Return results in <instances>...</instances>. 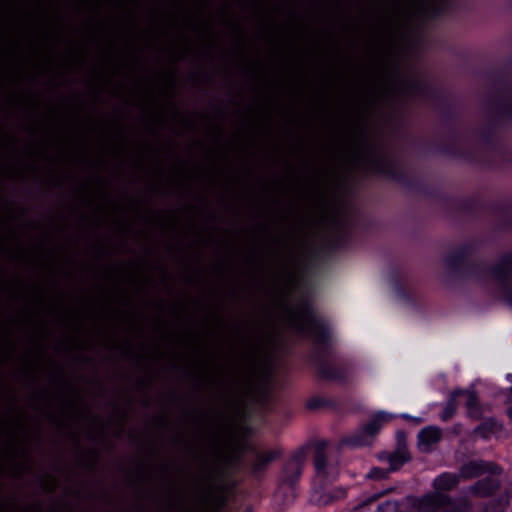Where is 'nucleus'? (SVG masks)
Segmentation results:
<instances>
[{
	"mask_svg": "<svg viewBox=\"0 0 512 512\" xmlns=\"http://www.w3.org/2000/svg\"><path fill=\"white\" fill-rule=\"evenodd\" d=\"M299 315L304 321L298 326L299 332L312 339L315 349L311 354V362L319 378L326 381L346 383L348 380V368L345 363L332 365L334 343L331 327L327 320L319 316L310 299H305Z\"/></svg>",
	"mask_w": 512,
	"mask_h": 512,
	"instance_id": "obj_1",
	"label": "nucleus"
},
{
	"mask_svg": "<svg viewBox=\"0 0 512 512\" xmlns=\"http://www.w3.org/2000/svg\"><path fill=\"white\" fill-rule=\"evenodd\" d=\"M396 74L401 80L403 92L409 95L423 97L436 106L444 126L457 123L458 112L456 106L446 92L433 87L428 81L418 78H404L398 67Z\"/></svg>",
	"mask_w": 512,
	"mask_h": 512,
	"instance_id": "obj_2",
	"label": "nucleus"
},
{
	"mask_svg": "<svg viewBox=\"0 0 512 512\" xmlns=\"http://www.w3.org/2000/svg\"><path fill=\"white\" fill-rule=\"evenodd\" d=\"M369 148L373 153L370 159V168L374 173L397 182L410 190L416 192L426 191V185L419 177L410 175L397 162L383 154L382 146L370 144Z\"/></svg>",
	"mask_w": 512,
	"mask_h": 512,
	"instance_id": "obj_3",
	"label": "nucleus"
},
{
	"mask_svg": "<svg viewBox=\"0 0 512 512\" xmlns=\"http://www.w3.org/2000/svg\"><path fill=\"white\" fill-rule=\"evenodd\" d=\"M477 251V246L473 242H467L460 245L457 250L449 253L444 258V263L449 270L450 276L459 280L476 279L484 281L488 278L487 268L480 262H473L469 257Z\"/></svg>",
	"mask_w": 512,
	"mask_h": 512,
	"instance_id": "obj_4",
	"label": "nucleus"
},
{
	"mask_svg": "<svg viewBox=\"0 0 512 512\" xmlns=\"http://www.w3.org/2000/svg\"><path fill=\"white\" fill-rule=\"evenodd\" d=\"M395 418V415L385 411H378L371 416L369 421L355 430L349 436L342 439V443L353 448H361L372 445L384 424Z\"/></svg>",
	"mask_w": 512,
	"mask_h": 512,
	"instance_id": "obj_5",
	"label": "nucleus"
},
{
	"mask_svg": "<svg viewBox=\"0 0 512 512\" xmlns=\"http://www.w3.org/2000/svg\"><path fill=\"white\" fill-rule=\"evenodd\" d=\"M462 396L466 397L465 405L468 416L475 420L481 419L483 410L477 391L474 389L456 388L450 392L447 402L441 411L440 418L442 421L447 422L454 417L458 408V399Z\"/></svg>",
	"mask_w": 512,
	"mask_h": 512,
	"instance_id": "obj_6",
	"label": "nucleus"
},
{
	"mask_svg": "<svg viewBox=\"0 0 512 512\" xmlns=\"http://www.w3.org/2000/svg\"><path fill=\"white\" fill-rule=\"evenodd\" d=\"M352 240L345 234H336L328 239L320 249H314L302 265V276L309 275L319 263L332 258L336 253L351 246Z\"/></svg>",
	"mask_w": 512,
	"mask_h": 512,
	"instance_id": "obj_7",
	"label": "nucleus"
},
{
	"mask_svg": "<svg viewBox=\"0 0 512 512\" xmlns=\"http://www.w3.org/2000/svg\"><path fill=\"white\" fill-rule=\"evenodd\" d=\"M445 127L447 128L446 142L425 143L424 147L430 151L437 152L453 159L473 161L475 159V153L470 149L461 148L458 144L459 131L456 124L447 125Z\"/></svg>",
	"mask_w": 512,
	"mask_h": 512,
	"instance_id": "obj_8",
	"label": "nucleus"
},
{
	"mask_svg": "<svg viewBox=\"0 0 512 512\" xmlns=\"http://www.w3.org/2000/svg\"><path fill=\"white\" fill-rule=\"evenodd\" d=\"M239 449L240 452L237 455V460H240L243 452H249L254 455L255 458L250 464V471L252 476L256 478H261L269 466L283 455V449L281 448L260 452L255 445L248 441H241Z\"/></svg>",
	"mask_w": 512,
	"mask_h": 512,
	"instance_id": "obj_9",
	"label": "nucleus"
},
{
	"mask_svg": "<svg viewBox=\"0 0 512 512\" xmlns=\"http://www.w3.org/2000/svg\"><path fill=\"white\" fill-rule=\"evenodd\" d=\"M331 224L336 234H345L352 240L353 229L356 225V209L351 201L339 198L331 217Z\"/></svg>",
	"mask_w": 512,
	"mask_h": 512,
	"instance_id": "obj_10",
	"label": "nucleus"
},
{
	"mask_svg": "<svg viewBox=\"0 0 512 512\" xmlns=\"http://www.w3.org/2000/svg\"><path fill=\"white\" fill-rule=\"evenodd\" d=\"M307 452V447L301 446L297 448L284 462L279 476V482L281 485L288 486L291 489L295 488L302 476L303 465L307 457Z\"/></svg>",
	"mask_w": 512,
	"mask_h": 512,
	"instance_id": "obj_11",
	"label": "nucleus"
},
{
	"mask_svg": "<svg viewBox=\"0 0 512 512\" xmlns=\"http://www.w3.org/2000/svg\"><path fill=\"white\" fill-rule=\"evenodd\" d=\"M488 278L499 287L505 302L512 308V266L496 260L487 268Z\"/></svg>",
	"mask_w": 512,
	"mask_h": 512,
	"instance_id": "obj_12",
	"label": "nucleus"
},
{
	"mask_svg": "<svg viewBox=\"0 0 512 512\" xmlns=\"http://www.w3.org/2000/svg\"><path fill=\"white\" fill-rule=\"evenodd\" d=\"M459 477L465 480H471L484 474L492 475L495 477L501 476L503 468L492 461L486 460H470L461 465L459 469Z\"/></svg>",
	"mask_w": 512,
	"mask_h": 512,
	"instance_id": "obj_13",
	"label": "nucleus"
},
{
	"mask_svg": "<svg viewBox=\"0 0 512 512\" xmlns=\"http://www.w3.org/2000/svg\"><path fill=\"white\" fill-rule=\"evenodd\" d=\"M451 501H453V497L449 494L431 491L416 497L413 507L417 512H444Z\"/></svg>",
	"mask_w": 512,
	"mask_h": 512,
	"instance_id": "obj_14",
	"label": "nucleus"
},
{
	"mask_svg": "<svg viewBox=\"0 0 512 512\" xmlns=\"http://www.w3.org/2000/svg\"><path fill=\"white\" fill-rule=\"evenodd\" d=\"M507 103H512V101L498 100L493 102V106L495 108V119L489 122V124L480 132V140L482 144L489 150H496L498 146L497 127L499 126L500 122L503 120L512 121V119L499 115V109H503Z\"/></svg>",
	"mask_w": 512,
	"mask_h": 512,
	"instance_id": "obj_15",
	"label": "nucleus"
},
{
	"mask_svg": "<svg viewBox=\"0 0 512 512\" xmlns=\"http://www.w3.org/2000/svg\"><path fill=\"white\" fill-rule=\"evenodd\" d=\"M327 440H318L315 442V452L313 457V464L317 477L325 485L334 480V477H330V465L326 457V448L328 447Z\"/></svg>",
	"mask_w": 512,
	"mask_h": 512,
	"instance_id": "obj_16",
	"label": "nucleus"
},
{
	"mask_svg": "<svg viewBox=\"0 0 512 512\" xmlns=\"http://www.w3.org/2000/svg\"><path fill=\"white\" fill-rule=\"evenodd\" d=\"M274 376V368L269 361L260 369L257 381L249 384L248 393L251 396L267 397L270 391V383Z\"/></svg>",
	"mask_w": 512,
	"mask_h": 512,
	"instance_id": "obj_17",
	"label": "nucleus"
},
{
	"mask_svg": "<svg viewBox=\"0 0 512 512\" xmlns=\"http://www.w3.org/2000/svg\"><path fill=\"white\" fill-rule=\"evenodd\" d=\"M389 284L391 285L396 297L406 304H414L416 301L415 292L408 289L402 279V273L398 267H393L388 276Z\"/></svg>",
	"mask_w": 512,
	"mask_h": 512,
	"instance_id": "obj_18",
	"label": "nucleus"
},
{
	"mask_svg": "<svg viewBox=\"0 0 512 512\" xmlns=\"http://www.w3.org/2000/svg\"><path fill=\"white\" fill-rule=\"evenodd\" d=\"M500 487V480L494 478L492 475H489L477 480L473 485L470 486L469 491L473 496L486 498L496 493Z\"/></svg>",
	"mask_w": 512,
	"mask_h": 512,
	"instance_id": "obj_19",
	"label": "nucleus"
},
{
	"mask_svg": "<svg viewBox=\"0 0 512 512\" xmlns=\"http://www.w3.org/2000/svg\"><path fill=\"white\" fill-rule=\"evenodd\" d=\"M504 428V425L501 421L497 420L495 417H487L482 422H480L473 429V434L479 436L483 440H489L491 435L501 432Z\"/></svg>",
	"mask_w": 512,
	"mask_h": 512,
	"instance_id": "obj_20",
	"label": "nucleus"
},
{
	"mask_svg": "<svg viewBox=\"0 0 512 512\" xmlns=\"http://www.w3.org/2000/svg\"><path fill=\"white\" fill-rule=\"evenodd\" d=\"M442 437L440 428L436 426H427L418 433V445L422 451H430L432 445L437 444Z\"/></svg>",
	"mask_w": 512,
	"mask_h": 512,
	"instance_id": "obj_21",
	"label": "nucleus"
},
{
	"mask_svg": "<svg viewBox=\"0 0 512 512\" xmlns=\"http://www.w3.org/2000/svg\"><path fill=\"white\" fill-rule=\"evenodd\" d=\"M459 482L460 477L456 473L443 472L433 480L432 486L434 491L448 494L458 487Z\"/></svg>",
	"mask_w": 512,
	"mask_h": 512,
	"instance_id": "obj_22",
	"label": "nucleus"
},
{
	"mask_svg": "<svg viewBox=\"0 0 512 512\" xmlns=\"http://www.w3.org/2000/svg\"><path fill=\"white\" fill-rule=\"evenodd\" d=\"M454 209L465 216L474 217L480 212L481 202L475 197L457 198L453 201Z\"/></svg>",
	"mask_w": 512,
	"mask_h": 512,
	"instance_id": "obj_23",
	"label": "nucleus"
},
{
	"mask_svg": "<svg viewBox=\"0 0 512 512\" xmlns=\"http://www.w3.org/2000/svg\"><path fill=\"white\" fill-rule=\"evenodd\" d=\"M205 502L212 508V512H222L227 505V498L222 486L213 485L205 497Z\"/></svg>",
	"mask_w": 512,
	"mask_h": 512,
	"instance_id": "obj_24",
	"label": "nucleus"
},
{
	"mask_svg": "<svg viewBox=\"0 0 512 512\" xmlns=\"http://www.w3.org/2000/svg\"><path fill=\"white\" fill-rule=\"evenodd\" d=\"M396 490V486L388 485L383 486L381 489H375L373 492L366 494L355 507L356 510H363L373 503L379 501L382 497L394 492Z\"/></svg>",
	"mask_w": 512,
	"mask_h": 512,
	"instance_id": "obj_25",
	"label": "nucleus"
},
{
	"mask_svg": "<svg viewBox=\"0 0 512 512\" xmlns=\"http://www.w3.org/2000/svg\"><path fill=\"white\" fill-rule=\"evenodd\" d=\"M411 456L406 449H397L395 452L390 454L388 458L389 470L395 472L399 470L404 464L409 462Z\"/></svg>",
	"mask_w": 512,
	"mask_h": 512,
	"instance_id": "obj_26",
	"label": "nucleus"
},
{
	"mask_svg": "<svg viewBox=\"0 0 512 512\" xmlns=\"http://www.w3.org/2000/svg\"><path fill=\"white\" fill-rule=\"evenodd\" d=\"M510 504V496L508 493L502 494L491 499L482 509L481 512H506Z\"/></svg>",
	"mask_w": 512,
	"mask_h": 512,
	"instance_id": "obj_27",
	"label": "nucleus"
},
{
	"mask_svg": "<svg viewBox=\"0 0 512 512\" xmlns=\"http://www.w3.org/2000/svg\"><path fill=\"white\" fill-rule=\"evenodd\" d=\"M306 407L307 409L312 411L319 410L322 408L337 409V402L333 398L313 396L307 401Z\"/></svg>",
	"mask_w": 512,
	"mask_h": 512,
	"instance_id": "obj_28",
	"label": "nucleus"
},
{
	"mask_svg": "<svg viewBox=\"0 0 512 512\" xmlns=\"http://www.w3.org/2000/svg\"><path fill=\"white\" fill-rule=\"evenodd\" d=\"M347 491L344 488H337L332 491H329L327 493H324L320 499L319 502L321 505L328 506L333 504L335 501L339 499H343L346 497Z\"/></svg>",
	"mask_w": 512,
	"mask_h": 512,
	"instance_id": "obj_29",
	"label": "nucleus"
},
{
	"mask_svg": "<svg viewBox=\"0 0 512 512\" xmlns=\"http://www.w3.org/2000/svg\"><path fill=\"white\" fill-rule=\"evenodd\" d=\"M436 3L430 9V15L433 19H439L453 6L452 0H434Z\"/></svg>",
	"mask_w": 512,
	"mask_h": 512,
	"instance_id": "obj_30",
	"label": "nucleus"
},
{
	"mask_svg": "<svg viewBox=\"0 0 512 512\" xmlns=\"http://www.w3.org/2000/svg\"><path fill=\"white\" fill-rule=\"evenodd\" d=\"M471 505L467 500L454 498L453 501L445 508L444 512H469Z\"/></svg>",
	"mask_w": 512,
	"mask_h": 512,
	"instance_id": "obj_31",
	"label": "nucleus"
},
{
	"mask_svg": "<svg viewBox=\"0 0 512 512\" xmlns=\"http://www.w3.org/2000/svg\"><path fill=\"white\" fill-rule=\"evenodd\" d=\"M391 471L382 467H372L367 473L366 478L370 480L382 481L388 479Z\"/></svg>",
	"mask_w": 512,
	"mask_h": 512,
	"instance_id": "obj_32",
	"label": "nucleus"
},
{
	"mask_svg": "<svg viewBox=\"0 0 512 512\" xmlns=\"http://www.w3.org/2000/svg\"><path fill=\"white\" fill-rule=\"evenodd\" d=\"M400 509L398 500L387 499L378 504L375 512H397Z\"/></svg>",
	"mask_w": 512,
	"mask_h": 512,
	"instance_id": "obj_33",
	"label": "nucleus"
},
{
	"mask_svg": "<svg viewBox=\"0 0 512 512\" xmlns=\"http://www.w3.org/2000/svg\"><path fill=\"white\" fill-rule=\"evenodd\" d=\"M502 216L501 228L503 230H512V213H499Z\"/></svg>",
	"mask_w": 512,
	"mask_h": 512,
	"instance_id": "obj_34",
	"label": "nucleus"
},
{
	"mask_svg": "<svg viewBox=\"0 0 512 512\" xmlns=\"http://www.w3.org/2000/svg\"><path fill=\"white\" fill-rule=\"evenodd\" d=\"M493 79H494V85L495 86H502L507 87L508 86V80L505 75L497 72H493Z\"/></svg>",
	"mask_w": 512,
	"mask_h": 512,
	"instance_id": "obj_35",
	"label": "nucleus"
},
{
	"mask_svg": "<svg viewBox=\"0 0 512 512\" xmlns=\"http://www.w3.org/2000/svg\"><path fill=\"white\" fill-rule=\"evenodd\" d=\"M493 210L498 213H512V202L511 203H495L493 205Z\"/></svg>",
	"mask_w": 512,
	"mask_h": 512,
	"instance_id": "obj_36",
	"label": "nucleus"
},
{
	"mask_svg": "<svg viewBox=\"0 0 512 512\" xmlns=\"http://www.w3.org/2000/svg\"><path fill=\"white\" fill-rule=\"evenodd\" d=\"M499 115L512 119V103H507L503 109H499Z\"/></svg>",
	"mask_w": 512,
	"mask_h": 512,
	"instance_id": "obj_37",
	"label": "nucleus"
},
{
	"mask_svg": "<svg viewBox=\"0 0 512 512\" xmlns=\"http://www.w3.org/2000/svg\"><path fill=\"white\" fill-rule=\"evenodd\" d=\"M90 454L92 456V460L87 464L88 468L94 469L97 465L99 459V453L97 450H91Z\"/></svg>",
	"mask_w": 512,
	"mask_h": 512,
	"instance_id": "obj_38",
	"label": "nucleus"
},
{
	"mask_svg": "<svg viewBox=\"0 0 512 512\" xmlns=\"http://www.w3.org/2000/svg\"><path fill=\"white\" fill-rule=\"evenodd\" d=\"M497 260L512 266V251L503 253Z\"/></svg>",
	"mask_w": 512,
	"mask_h": 512,
	"instance_id": "obj_39",
	"label": "nucleus"
},
{
	"mask_svg": "<svg viewBox=\"0 0 512 512\" xmlns=\"http://www.w3.org/2000/svg\"><path fill=\"white\" fill-rule=\"evenodd\" d=\"M340 188H341V190L343 191V193H344V194H346V195H349V194L351 193V187H350V185H349L348 183H346V182H345V183H342V184L340 185Z\"/></svg>",
	"mask_w": 512,
	"mask_h": 512,
	"instance_id": "obj_40",
	"label": "nucleus"
},
{
	"mask_svg": "<svg viewBox=\"0 0 512 512\" xmlns=\"http://www.w3.org/2000/svg\"><path fill=\"white\" fill-rule=\"evenodd\" d=\"M75 360L76 361H80V362H83V363H90L91 362V358L87 357V356H83V355H78L75 357Z\"/></svg>",
	"mask_w": 512,
	"mask_h": 512,
	"instance_id": "obj_41",
	"label": "nucleus"
},
{
	"mask_svg": "<svg viewBox=\"0 0 512 512\" xmlns=\"http://www.w3.org/2000/svg\"><path fill=\"white\" fill-rule=\"evenodd\" d=\"M506 415L509 418V420L512 422V405L507 408Z\"/></svg>",
	"mask_w": 512,
	"mask_h": 512,
	"instance_id": "obj_42",
	"label": "nucleus"
},
{
	"mask_svg": "<svg viewBox=\"0 0 512 512\" xmlns=\"http://www.w3.org/2000/svg\"><path fill=\"white\" fill-rule=\"evenodd\" d=\"M400 417L403 418V419H412V417L409 414H406V413L401 414Z\"/></svg>",
	"mask_w": 512,
	"mask_h": 512,
	"instance_id": "obj_43",
	"label": "nucleus"
},
{
	"mask_svg": "<svg viewBox=\"0 0 512 512\" xmlns=\"http://www.w3.org/2000/svg\"><path fill=\"white\" fill-rule=\"evenodd\" d=\"M507 379L512 381V374H507ZM510 393L512 394V386L509 388Z\"/></svg>",
	"mask_w": 512,
	"mask_h": 512,
	"instance_id": "obj_44",
	"label": "nucleus"
},
{
	"mask_svg": "<svg viewBox=\"0 0 512 512\" xmlns=\"http://www.w3.org/2000/svg\"><path fill=\"white\" fill-rule=\"evenodd\" d=\"M73 437H74L75 442L79 445V439L75 435H73Z\"/></svg>",
	"mask_w": 512,
	"mask_h": 512,
	"instance_id": "obj_45",
	"label": "nucleus"
},
{
	"mask_svg": "<svg viewBox=\"0 0 512 512\" xmlns=\"http://www.w3.org/2000/svg\"><path fill=\"white\" fill-rule=\"evenodd\" d=\"M171 367H172L173 369H175V370H177V369H178V366H176V365H174V364H173Z\"/></svg>",
	"mask_w": 512,
	"mask_h": 512,
	"instance_id": "obj_46",
	"label": "nucleus"
},
{
	"mask_svg": "<svg viewBox=\"0 0 512 512\" xmlns=\"http://www.w3.org/2000/svg\"><path fill=\"white\" fill-rule=\"evenodd\" d=\"M160 420H161L162 422H165V421H166V419H165L164 417H161V418H160Z\"/></svg>",
	"mask_w": 512,
	"mask_h": 512,
	"instance_id": "obj_47",
	"label": "nucleus"
},
{
	"mask_svg": "<svg viewBox=\"0 0 512 512\" xmlns=\"http://www.w3.org/2000/svg\"><path fill=\"white\" fill-rule=\"evenodd\" d=\"M94 419L99 420V417L97 415H94Z\"/></svg>",
	"mask_w": 512,
	"mask_h": 512,
	"instance_id": "obj_48",
	"label": "nucleus"
},
{
	"mask_svg": "<svg viewBox=\"0 0 512 512\" xmlns=\"http://www.w3.org/2000/svg\"><path fill=\"white\" fill-rule=\"evenodd\" d=\"M244 512H252L250 509H246Z\"/></svg>",
	"mask_w": 512,
	"mask_h": 512,
	"instance_id": "obj_49",
	"label": "nucleus"
},
{
	"mask_svg": "<svg viewBox=\"0 0 512 512\" xmlns=\"http://www.w3.org/2000/svg\"><path fill=\"white\" fill-rule=\"evenodd\" d=\"M397 512H405V511L401 510V508H400Z\"/></svg>",
	"mask_w": 512,
	"mask_h": 512,
	"instance_id": "obj_50",
	"label": "nucleus"
},
{
	"mask_svg": "<svg viewBox=\"0 0 512 512\" xmlns=\"http://www.w3.org/2000/svg\"><path fill=\"white\" fill-rule=\"evenodd\" d=\"M52 512H56L55 510H52Z\"/></svg>",
	"mask_w": 512,
	"mask_h": 512,
	"instance_id": "obj_51",
	"label": "nucleus"
},
{
	"mask_svg": "<svg viewBox=\"0 0 512 512\" xmlns=\"http://www.w3.org/2000/svg\"><path fill=\"white\" fill-rule=\"evenodd\" d=\"M511 63H512V59H511Z\"/></svg>",
	"mask_w": 512,
	"mask_h": 512,
	"instance_id": "obj_52",
	"label": "nucleus"
}]
</instances>
